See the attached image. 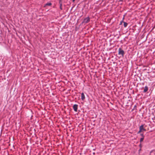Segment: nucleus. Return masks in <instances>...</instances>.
Returning a JSON list of instances; mask_svg holds the SVG:
<instances>
[{"label": "nucleus", "mask_w": 155, "mask_h": 155, "mask_svg": "<svg viewBox=\"0 0 155 155\" xmlns=\"http://www.w3.org/2000/svg\"><path fill=\"white\" fill-rule=\"evenodd\" d=\"M90 20V18L89 17H87L84 18L83 21L82 22V23L87 24L88 23Z\"/></svg>", "instance_id": "f257e3e1"}, {"label": "nucleus", "mask_w": 155, "mask_h": 155, "mask_svg": "<svg viewBox=\"0 0 155 155\" xmlns=\"http://www.w3.org/2000/svg\"><path fill=\"white\" fill-rule=\"evenodd\" d=\"M118 54L121 55L122 57H123L124 54V51L120 48L118 50Z\"/></svg>", "instance_id": "f03ea898"}, {"label": "nucleus", "mask_w": 155, "mask_h": 155, "mask_svg": "<svg viewBox=\"0 0 155 155\" xmlns=\"http://www.w3.org/2000/svg\"><path fill=\"white\" fill-rule=\"evenodd\" d=\"M139 129L142 132L143 131H145L146 130L144 128V125L142 124L139 127Z\"/></svg>", "instance_id": "7ed1b4c3"}, {"label": "nucleus", "mask_w": 155, "mask_h": 155, "mask_svg": "<svg viewBox=\"0 0 155 155\" xmlns=\"http://www.w3.org/2000/svg\"><path fill=\"white\" fill-rule=\"evenodd\" d=\"M78 105L76 104H74L73 106V108L74 111L77 112L78 110Z\"/></svg>", "instance_id": "20e7f679"}, {"label": "nucleus", "mask_w": 155, "mask_h": 155, "mask_svg": "<svg viewBox=\"0 0 155 155\" xmlns=\"http://www.w3.org/2000/svg\"><path fill=\"white\" fill-rule=\"evenodd\" d=\"M81 99L83 101L85 99V96L83 93L81 94Z\"/></svg>", "instance_id": "39448f33"}, {"label": "nucleus", "mask_w": 155, "mask_h": 155, "mask_svg": "<svg viewBox=\"0 0 155 155\" xmlns=\"http://www.w3.org/2000/svg\"><path fill=\"white\" fill-rule=\"evenodd\" d=\"M148 90V87L146 86L145 87V88H144V89L143 90V92L145 93L146 92H147Z\"/></svg>", "instance_id": "423d86ee"}, {"label": "nucleus", "mask_w": 155, "mask_h": 155, "mask_svg": "<svg viewBox=\"0 0 155 155\" xmlns=\"http://www.w3.org/2000/svg\"><path fill=\"white\" fill-rule=\"evenodd\" d=\"M62 0H59L60 8L61 10L62 9V5L61 3Z\"/></svg>", "instance_id": "0eeeda50"}, {"label": "nucleus", "mask_w": 155, "mask_h": 155, "mask_svg": "<svg viewBox=\"0 0 155 155\" xmlns=\"http://www.w3.org/2000/svg\"><path fill=\"white\" fill-rule=\"evenodd\" d=\"M124 27H127V25H128V24L125 22H124Z\"/></svg>", "instance_id": "6e6552de"}, {"label": "nucleus", "mask_w": 155, "mask_h": 155, "mask_svg": "<svg viewBox=\"0 0 155 155\" xmlns=\"http://www.w3.org/2000/svg\"><path fill=\"white\" fill-rule=\"evenodd\" d=\"M144 139V137H142L140 139V142H141L142 141H143Z\"/></svg>", "instance_id": "1a4fd4ad"}, {"label": "nucleus", "mask_w": 155, "mask_h": 155, "mask_svg": "<svg viewBox=\"0 0 155 155\" xmlns=\"http://www.w3.org/2000/svg\"><path fill=\"white\" fill-rule=\"evenodd\" d=\"M51 5V3H48L46 4V5H48V6H50Z\"/></svg>", "instance_id": "9d476101"}, {"label": "nucleus", "mask_w": 155, "mask_h": 155, "mask_svg": "<svg viewBox=\"0 0 155 155\" xmlns=\"http://www.w3.org/2000/svg\"><path fill=\"white\" fill-rule=\"evenodd\" d=\"M141 132H142V131L140 130V129L139 130L138 132V134L140 133Z\"/></svg>", "instance_id": "9b49d317"}, {"label": "nucleus", "mask_w": 155, "mask_h": 155, "mask_svg": "<svg viewBox=\"0 0 155 155\" xmlns=\"http://www.w3.org/2000/svg\"><path fill=\"white\" fill-rule=\"evenodd\" d=\"M140 135L142 137H144V136L143 134H141Z\"/></svg>", "instance_id": "f8f14e48"}, {"label": "nucleus", "mask_w": 155, "mask_h": 155, "mask_svg": "<svg viewBox=\"0 0 155 155\" xmlns=\"http://www.w3.org/2000/svg\"><path fill=\"white\" fill-rule=\"evenodd\" d=\"M124 21H120V25H121L122 23H124Z\"/></svg>", "instance_id": "ddd939ff"}, {"label": "nucleus", "mask_w": 155, "mask_h": 155, "mask_svg": "<svg viewBox=\"0 0 155 155\" xmlns=\"http://www.w3.org/2000/svg\"><path fill=\"white\" fill-rule=\"evenodd\" d=\"M124 0H119V1L123 2Z\"/></svg>", "instance_id": "4468645a"}, {"label": "nucleus", "mask_w": 155, "mask_h": 155, "mask_svg": "<svg viewBox=\"0 0 155 155\" xmlns=\"http://www.w3.org/2000/svg\"><path fill=\"white\" fill-rule=\"evenodd\" d=\"M139 146H140V147H141V143L140 144Z\"/></svg>", "instance_id": "2eb2a0df"}, {"label": "nucleus", "mask_w": 155, "mask_h": 155, "mask_svg": "<svg viewBox=\"0 0 155 155\" xmlns=\"http://www.w3.org/2000/svg\"><path fill=\"white\" fill-rule=\"evenodd\" d=\"M75 0H72L73 2H74L75 1Z\"/></svg>", "instance_id": "dca6fc26"}, {"label": "nucleus", "mask_w": 155, "mask_h": 155, "mask_svg": "<svg viewBox=\"0 0 155 155\" xmlns=\"http://www.w3.org/2000/svg\"><path fill=\"white\" fill-rule=\"evenodd\" d=\"M154 120H155V116H154Z\"/></svg>", "instance_id": "f3484780"}, {"label": "nucleus", "mask_w": 155, "mask_h": 155, "mask_svg": "<svg viewBox=\"0 0 155 155\" xmlns=\"http://www.w3.org/2000/svg\"><path fill=\"white\" fill-rule=\"evenodd\" d=\"M153 1L154 2H155V0H153Z\"/></svg>", "instance_id": "a211bd4d"}]
</instances>
